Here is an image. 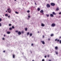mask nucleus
Instances as JSON below:
<instances>
[{
    "mask_svg": "<svg viewBox=\"0 0 61 61\" xmlns=\"http://www.w3.org/2000/svg\"><path fill=\"white\" fill-rule=\"evenodd\" d=\"M13 58H14L15 57V55L13 54Z\"/></svg>",
    "mask_w": 61,
    "mask_h": 61,
    "instance_id": "obj_14",
    "label": "nucleus"
},
{
    "mask_svg": "<svg viewBox=\"0 0 61 61\" xmlns=\"http://www.w3.org/2000/svg\"><path fill=\"white\" fill-rule=\"evenodd\" d=\"M45 58H46V56H45Z\"/></svg>",
    "mask_w": 61,
    "mask_h": 61,
    "instance_id": "obj_43",
    "label": "nucleus"
},
{
    "mask_svg": "<svg viewBox=\"0 0 61 61\" xmlns=\"http://www.w3.org/2000/svg\"><path fill=\"white\" fill-rule=\"evenodd\" d=\"M2 40H5V38H3L2 39Z\"/></svg>",
    "mask_w": 61,
    "mask_h": 61,
    "instance_id": "obj_34",
    "label": "nucleus"
},
{
    "mask_svg": "<svg viewBox=\"0 0 61 61\" xmlns=\"http://www.w3.org/2000/svg\"><path fill=\"white\" fill-rule=\"evenodd\" d=\"M60 44H61V40L60 41Z\"/></svg>",
    "mask_w": 61,
    "mask_h": 61,
    "instance_id": "obj_41",
    "label": "nucleus"
},
{
    "mask_svg": "<svg viewBox=\"0 0 61 61\" xmlns=\"http://www.w3.org/2000/svg\"><path fill=\"white\" fill-rule=\"evenodd\" d=\"M59 38H61V36H60L59 37Z\"/></svg>",
    "mask_w": 61,
    "mask_h": 61,
    "instance_id": "obj_45",
    "label": "nucleus"
},
{
    "mask_svg": "<svg viewBox=\"0 0 61 61\" xmlns=\"http://www.w3.org/2000/svg\"><path fill=\"white\" fill-rule=\"evenodd\" d=\"M15 13L16 14H19V13L17 12V11H15Z\"/></svg>",
    "mask_w": 61,
    "mask_h": 61,
    "instance_id": "obj_19",
    "label": "nucleus"
},
{
    "mask_svg": "<svg viewBox=\"0 0 61 61\" xmlns=\"http://www.w3.org/2000/svg\"><path fill=\"white\" fill-rule=\"evenodd\" d=\"M4 37H5V35H4Z\"/></svg>",
    "mask_w": 61,
    "mask_h": 61,
    "instance_id": "obj_44",
    "label": "nucleus"
},
{
    "mask_svg": "<svg viewBox=\"0 0 61 61\" xmlns=\"http://www.w3.org/2000/svg\"><path fill=\"white\" fill-rule=\"evenodd\" d=\"M8 18H9V17H10V16H8Z\"/></svg>",
    "mask_w": 61,
    "mask_h": 61,
    "instance_id": "obj_37",
    "label": "nucleus"
},
{
    "mask_svg": "<svg viewBox=\"0 0 61 61\" xmlns=\"http://www.w3.org/2000/svg\"><path fill=\"white\" fill-rule=\"evenodd\" d=\"M25 31H27V28H25Z\"/></svg>",
    "mask_w": 61,
    "mask_h": 61,
    "instance_id": "obj_21",
    "label": "nucleus"
},
{
    "mask_svg": "<svg viewBox=\"0 0 61 61\" xmlns=\"http://www.w3.org/2000/svg\"><path fill=\"white\" fill-rule=\"evenodd\" d=\"M31 46H33V43H32L31 44Z\"/></svg>",
    "mask_w": 61,
    "mask_h": 61,
    "instance_id": "obj_39",
    "label": "nucleus"
},
{
    "mask_svg": "<svg viewBox=\"0 0 61 61\" xmlns=\"http://www.w3.org/2000/svg\"><path fill=\"white\" fill-rule=\"evenodd\" d=\"M3 52L4 53H5V51H3Z\"/></svg>",
    "mask_w": 61,
    "mask_h": 61,
    "instance_id": "obj_42",
    "label": "nucleus"
},
{
    "mask_svg": "<svg viewBox=\"0 0 61 61\" xmlns=\"http://www.w3.org/2000/svg\"><path fill=\"white\" fill-rule=\"evenodd\" d=\"M45 26V25L43 24H41V26Z\"/></svg>",
    "mask_w": 61,
    "mask_h": 61,
    "instance_id": "obj_15",
    "label": "nucleus"
},
{
    "mask_svg": "<svg viewBox=\"0 0 61 61\" xmlns=\"http://www.w3.org/2000/svg\"><path fill=\"white\" fill-rule=\"evenodd\" d=\"M6 12H7V10H6Z\"/></svg>",
    "mask_w": 61,
    "mask_h": 61,
    "instance_id": "obj_50",
    "label": "nucleus"
},
{
    "mask_svg": "<svg viewBox=\"0 0 61 61\" xmlns=\"http://www.w3.org/2000/svg\"><path fill=\"white\" fill-rule=\"evenodd\" d=\"M50 39L49 38L48 39V41H50Z\"/></svg>",
    "mask_w": 61,
    "mask_h": 61,
    "instance_id": "obj_40",
    "label": "nucleus"
},
{
    "mask_svg": "<svg viewBox=\"0 0 61 61\" xmlns=\"http://www.w3.org/2000/svg\"><path fill=\"white\" fill-rule=\"evenodd\" d=\"M14 0L15 1H16V0Z\"/></svg>",
    "mask_w": 61,
    "mask_h": 61,
    "instance_id": "obj_51",
    "label": "nucleus"
},
{
    "mask_svg": "<svg viewBox=\"0 0 61 61\" xmlns=\"http://www.w3.org/2000/svg\"><path fill=\"white\" fill-rule=\"evenodd\" d=\"M52 14L53 15H56V13H55L54 12H52Z\"/></svg>",
    "mask_w": 61,
    "mask_h": 61,
    "instance_id": "obj_13",
    "label": "nucleus"
},
{
    "mask_svg": "<svg viewBox=\"0 0 61 61\" xmlns=\"http://www.w3.org/2000/svg\"><path fill=\"white\" fill-rule=\"evenodd\" d=\"M59 10V7H57L56 9V11H58V10Z\"/></svg>",
    "mask_w": 61,
    "mask_h": 61,
    "instance_id": "obj_6",
    "label": "nucleus"
},
{
    "mask_svg": "<svg viewBox=\"0 0 61 61\" xmlns=\"http://www.w3.org/2000/svg\"><path fill=\"white\" fill-rule=\"evenodd\" d=\"M12 28L14 29V28H15V27H14V26H12Z\"/></svg>",
    "mask_w": 61,
    "mask_h": 61,
    "instance_id": "obj_25",
    "label": "nucleus"
},
{
    "mask_svg": "<svg viewBox=\"0 0 61 61\" xmlns=\"http://www.w3.org/2000/svg\"><path fill=\"white\" fill-rule=\"evenodd\" d=\"M27 12L28 13H29L30 12V11L29 10H27Z\"/></svg>",
    "mask_w": 61,
    "mask_h": 61,
    "instance_id": "obj_23",
    "label": "nucleus"
},
{
    "mask_svg": "<svg viewBox=\"0 0 61 61\" xmlns=\"http://www.w3.org/2000/svg\"><path fill=\"white\" fill-rule=\"evenodd\" d=\"M47 56L48 57H49V55H48Z\"/></svg>",
    "mask_w": 61,
    "mask_h": 61,
    "instance_id": "obj_47",
    "label": "nucleus"
},
{
    "mask_svg": "<svg viewBox=\"0 0 61 61\" xmlns=\"http://www.w3.org/2000/svg\"><path fill=\"white\" fill-rule=\"evenodd\" d=\"M49 61H51V60H49Z\"/></svg>",
    "mask_w": 61,
    "mask_h": 61,
    "instance_id": "obj_46",
    "label": "nucleus"
},
{
    "mask_svg": "<svg viewBox=\"0 0 61 61\" xmlns=\"http://www.w3.org/2000/svg\"><path fill=\"white\" fill-rule=\"evenodd\" d=\"M22 33H24V32L23 31H22Z\"/></svg>",
    "mask_w": 61,
    "mask_h": 61,
    "instance_id": "obj_48",
    "label": "nucleus"
},
{
    "mask_svg": "<svg viewBox=\"0 0 61 61\" xmlns=\"http://www.w3.org/2000/svg\"><path fill=\"white\" fill-rule=\"evenodd\" d=\"M7 10L8 12L9 13H11V10H10V8L8 9Z\"/></svg>",
    "mask_w": 61,
    "mask_h": 61,
    "instance_id": "obj_1",
    "label": "nucleus"
},
{
    "mask_svg": "<svg viewBox=\"0 0 61 61\" xmlns=\"http://www.w3.org/2000/svg\"><path fill=\"white\" fill-rule=\"evenodd\" d=\"M51 6H55V4L54 3H51Z\"/></svg>",
    "mask_w": 61,
    "mask_h": 61,
    "instance_id": "obj_3",
    "label": "nucleus"
},
{
    "mask_svg": "<svg viewBox=\"0 0 61 61\" xmlns=\"http://www.w3.org/2000/svg\"><path fill=\"white\" fill-rule=\"evenodd\" d=\"M18 34L19 35H20L21 34V33L20 32V31H19L18 33Z\"/></svg>",
    "mask_w": 61,
    "mask_h": 61,
    "instance_id": "obj_7",
    "label": "nucleus"
},
{
    "mask_svg": "<svg viewBox=\"0 0 61 61\" xmlns=\"http://www.w3.org/2000/svg\"><path fill=\"white\" fill-rule=\"evenodd\" d=\"M5 16H8V14H5Z\"/></svg>",
    "mask_w": 61,
    "mask_h": 61,
    "instance_id": "obj_20",
    "label": "nucleus"
},
{
    "mask_svg": "<svg viewBox=\"0 0 61 61\" xmlns=\"http://www.w3.org/2000/svg\"><path fill=\"white\" fill-rule=\"evenodd\" d=\"M10 33V32L8 31L7 32V34H9Z\"/></svg>",
    "mask_w": 61,
    "mask_h": 61,
    "instance_id": "obj_17",
    "label": "nucleus"
},
{
    "mask_svg": "<svg viewBox=\"0 0 61 61\" xmlns=\"http://www.w3.org/2000/svg\"><path fill=\"white\" fill-rule=\"evenodd\" d=\"M41 42H42V44H43V45H45V43L44 41H41Z\"/></svg>",
    "mask_w": 61,
    "mask_h": 61,
    "instance_id": "obj_8",
    "label": "nucleus"
},
{
    "mask_svg": "<svg viewBox=\"0 0 61 61\" xmlns=\"http://www.w3.org/2000/svg\"><path fill=\"white\" fill-rule=\"evenodd\" d=\"M30 15H28V17L29 18H30Z\"/></svg>",
    "mask_w": 61,
    "mask_h": 61,
    "instance_id": "obj_32",
    "label": "nucleus"
},
{
    "mask_svg": "<svg viewBox=\"0 0 61 61\" xmlns=\"http://www.w3.org/2000/svg\"><path fill=\"white\" fill-rule=\"evenodd\" d=\"M46 16H47V17H49V15L46 14Z\"/></svg>",
    "mask_w": 61,
    "mask_h": 61,
    "instance_id": "obj_24",
    "label": "nucleus"
},
{
    "mask_svg": "<svg viewBox=\"0 0 61 61\" xmlns=\"http://www.w3.org/2000/svg\"><path fill=\"white\" fill-rule=\"evenodd\" d=\"M42 61H45V60H44V59H43L42 60Z\"/></svg>",
    "mask_w": 61,
    "mask_h": 61,
    "instance_id": "obj_36",
    "label": "nucleus"
},
{
    "mask_svg": "<svg viewBox=\"0 0 61 61\" xmlns=\"http://www.w3.org/2000/svg\"><path fill=\"white\" fill-rule=\"evenodd\" d=\"M54 36V35L53 34H51V36Z\"/></svg>",
    "mask_w": 61,
    "mask_h": 61,
    "instance_id": "obj_22",
    "label": "nucleus"
},
{
    "mask_svg": "<svg viewBox=\"0 0 61 61\" xmlns=\"http://www.w3.org/2000/svg\"><path fill=\"white\" fill-rule=\"evenodd\" d=\"M38 33H39V32L38 31Z\"/></svg>",
    "mask_w": 61,
    "mask_h": 61,
    "instance_id": "obj_49",
    "label": "nucleus"
},
{
    "mask_svg": "<svg viewBox=\"0 0 61 61\" xmlns=\"http://www.w3.org/2000/svg\"><path fill=\"white\" fill-rule=\"evenodd\" d=\"M18 31L17 30H16L15 31V32H16V33H17L18 32Z\"/></svg>",
    "mask_w": 61,
    "mask_h": 61,
    "instance_id": "obj_33",
    "label": "nucleus"
},
{
    "mask_svg": "<svg viewBox=\"0 0 61 61\" xmlns=\"http://www.w3.org/2000/svg\"><path fill=\"white\" fill-rule=\"evenodd\" d=\"M46 6H47V8H49L50 7V5L49 4H47V5H46Z\"/></svg>",
    "mask_w": 61,
    "mask_h": 61,
    "instance_id": "obj_2",
    "label": "nucleus"
},
{
    "mask_svg": "<svg viewBox=\"0 0 61 61\" xmlns=\"http://www.w3.org/2000/svg\"><path fill=\"white\" fill-rule=\"evenodd\" d=\"M50 16L51 17H54V15L52 14H50Z\"/></svg>",
    "mask_w": 61,
    "mask_h": 61,
    "instance_id": "obj_10",
    "label": "nucleus"
},
{
    "mask_svg": "<svg viewBox=\"0 0 61 61\" xmlns=\"http://www.w3.org/2000/svg\"><path fill=\"white\" fill-rule=\"evenodd\" d=\"M56 55H58V52H56Z\"/></svg>",
    "mask_w": 61,
    "mask_h": 61,
    "instance_id": "obj_27",
    "label": "nucleus"
},
{
    "mask_svg": "<svg viewBox=\"0 0 61 61\" xmlns=\"http://www.w3.org/2000/svg\"><path fill=\"white\" fill-rule=\"evenodd\" d=\"M40 10V8H38L37 9V11H39Z\"/></svg>",
    "mask_w": 61,
    "mask_h": 61,
    "instance_id": "obj_12",
    "label": "nucleus"
},
{
    "mask_svg": "<svg viewBox=\"0 0 61 61\" xmlns=\"http://www.w3.org/2000/svg\"><path fill=\"white\" fill-rule=\"evenodd\" d=\"M2 26V24H1V23H0V26Z\"/></svg>",
    "mask_w": 61,
    "mask_h": 61,
    "instance_id": "obj_31",
    "label": "nucleus"
},
{
    "mask_svg": "<svg viewBox=\"0 0 61 61\" xmlns=\"http://www.w3.org/2000/svg\"><path fill=\"white\" fill-rule=\"evenodd\" d=\"M40 13H42V15H44V13H43L44 12V11L43 10H41V11H40Z\"/></svg>",
    "mask_w": 61,
    "mask_h": 61,
    "instance_id": "obj_5",
    "label": "nucleus"
},
{
    "mask_svg": "<svg viewBox=\"0 0 61 61\" xmlns=\"http://www.w3.org/2000/svg\"><path fill=\"white\" fill-rule=\"evenodd\" d=\"M1 21H2V19L0 18V22H1Z\"/></svg>",
    "mask_w": 61,
    "mask_h": 61,
    "instance_id": "obj_30",
    "label": "nucleus"
},
{
    "mask_svg": "<svg viewBox=\"0 0 61 61\" xmlns=\"http://www.w3.org/2000/svg\"><path fill=\"white\" fill-rule=\"evenodd\" d=\"M59 15H61V12H60L59 13Z\"/></svg>",
    "mask_w": 61,
    "mask_h": 61,
    "instance_id": "obj_38",
    "label": "nucleus"
},
{
    "mask_svg": "<svg viewBox=\"0 0 61 61\" xmlns=\"http://www.w3.org/2000/svg\"><path fill=\"white\" fill-rule=\"evenodd\" d=\"M9 26H11L12 25H11V24H9Z\"/></svg>",
    "mask_w": 61,
    "mask_h": 61,
    "instance_id": "obj_29",
    "label": "nucleus"
},
{
    "mask_svg": "<svg viewBox=\"0 0 61 61\" xmlns=\"http://www.w3.org/2000/svg\"><path fill=\"white\" fill-rule=\"evenodd\" d=\"M34 2L35 3V5H37V4H36V2H35V1H34Z\"/></svg>",
    "mask_w": 61,
    "mask_h": 61,
    "instance_id": "obj_26",
    "label": "nucleus"
},
{
    "mask_svg": "<svg viewBox=\"0 0 61 61\" xmlns=\"http://www.w3.org/2000/svg\"><path fill=\"white\" fill-rule=\"evenodd\" d=\"M56 25V24L55 23H53L51 24V26L52 27H54Z\"/></svg>",
    "mask_w": 61,
    "mask_h": 61,
    "instance_id": "obj_4",
    "label": "nucleus"
},
{
    "mask_svg": "<svg viewBox=\"0 0 61 61\" xmlns=\"http://www.w3.org/2000/svg\"><path fill=\"white\" fill-rule=\"evenodd\" d=\"M30 36H32V33H30Z\"/></svg>",
    "mask_w": 61,
    "mask_h": 61,
    "instance_id": "obj_16",
    "label": "nucleus"
},
{
    "mask_svg": "<svg viewBox=\"0 0 61 61\" xmlns=\"http://www.w3.org/2000/svg\"><path fill=\"white\" fill-rule=\"evenodd\" d=\"M44 37H45V36H44V35H43V36L42 37H43V38H44Z\"/></svg>",
    "mask_w": 61,
    "mask_h": 61,
    "instance_id": "obj_35",
    "label": "nucleus"
},
{
    "mask_svg": "<svg viewBox=\"0 0 61 61\" xmlns=\"http://www.w3.org/2000/svg\"><path fill=\"white\" fill-rule=\"evenodd\" d=\"M55 49H56V50H57V49H58V47H57V46H56L55 47Z\"/></svg>",
    "mask_w": 61,
    "mask_h": 61,
    "instance_id": "obj_9",
    "label": "nucleus"
},
{
    "mask_svg": "<svg viewBox=\"0 0 61 61\" xmlns=\"http://www.w3.org/2000/svg\"><path fill=\"white\" fill-rule=\"evenodd\" d=\"M29 34V32H28L27 33V36H28V35Z\"/></svg>",
    "mask_w": 61,
    "mask_h": 61,
    "instance_id": "obj_18",
    "label": "nucleus"
},
{
    "mask_svg": "<svg viewBox=\"0 0 61 61\" xmlns=\"http://www.w3.org/2000/svg\"><path fill=\"white\" fill-rule=\"evenodd\" d=\"M55 41H57V42H59V40H57V39H56L55 40Z\"/></svg>",
    "mask_w": 61,
    "mask_h": 61,
    "instance_id": "obj_11",
    "label": "nucleus"
},
{
    "mask_svg": "<svg viewBox=\"0 0 61 61\" xmlns=\"http://www.w3.org/2000/svg\"><path fill=\"white\" fill-rule=\"evenodd\" d=\"M9 29H10V30H12V28H9Z\"/></svg>",
    "mask_w": 61,
    "mask_h": 61,
    "instance_id": "obj_28",
    "label": "nucleus"
}]
</instances>
